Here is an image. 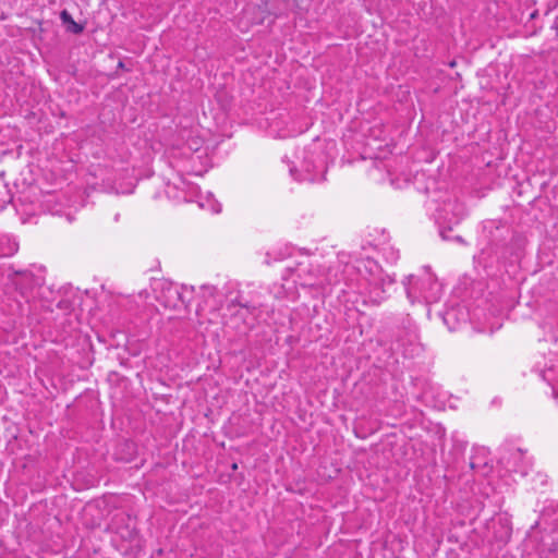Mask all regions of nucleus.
I'll use <instances>...</instances> for the list:
<instances>
[{"mask_svg":"<svg viewBox=\"0 0 558 558\" xmlns=\"http://www.w3.org/2000/svg\"><path fill=\"white\" fill-rule=\"evenodd\" d=\"M60 19L64 24H68V29L72 32L73 34H80L83 32V26L77 24L73 19L72 15L66 11L63 10L60 13Z\"/></svg>","mask_w":558,"mask_h":558,"instance_id":"1","label":"nucleus"},{"mask_svg":"<svg viewBox=\"0 0 558 558\" xmlns=\"http://www.w3.org/2000/svg\"><path fill=\"white\" fill-rule=\"evenodd\" d=\"M456 241L460 242V243H464V240L461 238V236H456Z\"/></svg>","mask_w":558,"mask_h":558,"instance_id":"2","label":"nucleus"}]
</instances>
